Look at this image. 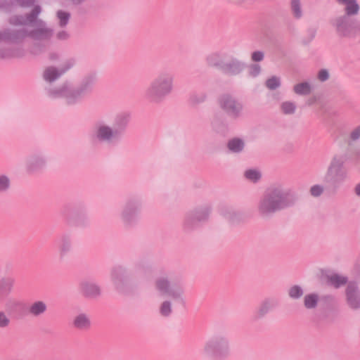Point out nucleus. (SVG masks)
Here are the masks:
<instances>
[{"instance_id":"f257e3e1","label":"nucleus","mask_w":360,"mask_h":360,"mask_svg":"<svg viewBox=\"0 0 360 360\" xmlns=\"http://www.w3.org/2000/svg\"><path fill=\"white\" fill-rule=\"evenodd\" d=\"M291 202V197L288 193L276 190L265 196L261 201L259 211L262 214L267 215L287 207Z\"/></svg>"},{"instance_id":"f03ea898","label":"nucleus","mask_w":360,"mask_h":360,"mask_svg":"<svg viewBox=\"0 0 360 360\" xmlns=\"http://www.w3.org/2000/svg\"><path fill=\"white\" fill-rule=\"evenodd\" d=\"M172 88V78L162 75L154 79L146 90V95L153 100H158L169 94Z\"/></svg>"},{"instance_id":"7ed1b4c3","label":"nucleus","mask_w":360,"mask_h":360,"mask_svg":"<svg viewBox=\"0 0 360 360\" xmlns=\"http://www.w3.org/2000/svg\"><path fill=\"white\" fill-rule=\"evenodd\" d=\"M72 324L77 329L86 330L91 326V321L88 315L79 314L74 318Z\"/></svg>"},{"instance_id":"20e7f679","label":"nucleus","mask_w":360,"mask_h":360,"mask_svg":"<svg viewBox=\"0 0 360 360\" xmlns=\"http://www.w3.org/2000/svg\"><path fill=\"white\" fill-rule=\"evenodd\" d=\"M47 309L46 304L43 301H36L28 307V313L34 316L44 314Z\"/></svg>"},{"instance_id":"39448f33","label":"nucleus","mask_w":360,"mask_h":360,"mask_svg":"<svg viewBox=\"0 0 360 360\" xmlns=\"http://www.w3.org/2000/svg\"><path fill=\"white\" fill-rule=\"evenodd\" d=\"M157 289L162 295L175 297L176 293L168 282L165 279L159 280L156 283Z\"/></svg>"},{"instance_id":"423d86ee","label":"nucleus","mask_w":360,"mask_h":360,"mask_svg":"<svg viewBox=\"0 0 360 360\" xmlns=\"http://www.w3.org/2000/svg\"><path fill=\"white\" fill-rule=\"evenodd\" d=\"M116 133L113 132L108 127L105 125H100L97 129V137L101 140H110L115 136Z\"/></svg>"},{"instance_id":"0eeeda50","label":"nucleus","mask_w":360,"mask_h":360,"mask_svg":"<svg viewBox=\"0 0 360 360\" xmlns=\"http://www.w3.org/2000/svg\"><path fill=\"white\" fill-rule=\"evenodd\" d=\"M223 108L232 114L237 113L241 108L240 104L236 103L230 97H226L222 101Z\"/></svg>"},{"instance_id":"6e6552de","label":"nucleus","mask_w":360,"mask_h":360,"mask_svg":"<svg viewBox=\"0 0 360 360\" xmlns=\"http://www.w3.org/2000/svg\"><path fill=\"white\" fill-rule=\"evenodd\" d=\"M13 281L11 278H3L0 281V295H7L13 290Z\"/></svg>"},{"instance_id":"1a4fd4ad","label":"nucleus","mask_w":360,"mask_h":360,"mask_svg":"<svg viewBox=\"0 0 360 360\" xmlns=\"http://www.w3.org/2000/svg\"><path fill=\"white\" fill-rule=\"evenodd\" d=\"M20 302L15 299H8L4 304V311L11 316V314L16 312L20 307Z\"/></svg>"},{"instance_id":"9d476101","label":"nucleus","mask_w":360,"mask_h":360,"mask_svg":"<svg viewBox=\"0 0 360 360\" xmlns=\"http://www.w3.org/2000/svg\"><path fill=\"white\" fill-rule=\"evenodd\" d=\"M339 3L345 6V10L348 15L356 14L359 11V6L355 0H338Z\"/></svg>"},{"instance_id":"9b49d317","label":"nucleus","mask_w":360,"mask_h":360,"mask_svg":"<svg viewBox=\"0 0 360 360\" xmlns=\"http://www.w3.org/2000/svg\"><path fill=\"white\" fill-rule=\"evenodd\" d=\"M347 296L349 304L352 308H357L359 307V301L357 300L354 288L349 286L347 290Z\"/></svg>"},{"instance_id":"f8f14e48","label":"nucleus","mask_w":360,"mask_h":360,"mask_svg":"<svg viewBox=\"0 0 360 360\" xmlns=\"http://www.w3.org/2000/svg\"><path fill=\"white\" fill-rule=\"evenodd\" d=\"M311 91V86L307 82L296 84L294 86V91L300 95L308 94Z\"/></svg>"},{"instance_id":"ddd939ff","label":"nucleus","mask_w":360,"mask_h":360,"mask_svg":"<svg viewBox=\"0 0 360 360\" xmlns=\"http://www.w3.org/2000/svg\"><path fill=\"white\" fill-rule=\"evenodd\" d=\"M304 306L308 308H314L316 307L318 302V296L314 294H310L305 296L304 300Z\"/></svg>"},{"instance_id":"4468645a","label":"nucleus","mask_w":360,"mask_h":360,"mask_svg":"<svg viewBox=\"0 0 360 360\" xmlns=\"http://www.w3.org/2000/svg\"><path fill=\"white\" fill-rule=\"evenodd\" d=\"M11 323V316L6 313V311H0V328H8Z\"/></svg>"},{"instance_id":"2eb2a0df","label":"nucleus","mask_w":360,"mask_h":360,"mask_svg":"<svg viewBox=\"0 0 360 360\" xmlns=\"http://www.w3.org/2000/svg\"><path fill=\"white\" fill-rule=\"evenodd\" d=\"M60 73H58L56 70L52 68H47L44 72V77L48 82H52L56 79Z\"/></svg>"},{"instance_id":"dca6fc26","label":"nucleus","mask_w":360,"mask_h":360,"mask_svg":"<svg viewBox=\"0 0 360 360\" xmlns=\"http://www.w3.org/2000/svg\"><path fill=\"white\" fill-rule=\"evenodd\" d=\"M83 290L88 295H96L99 293V288L94 284L86 283L83 285Z\"/></svg>"},{"instance_id":"f3484780","label":"nucleus","mask_w":360,"mask_h":360,"mask_svg":"<svg viewBox=\"0 0 360 360\" xmlns=\"http://www.w3.org/2000/svg\"><path fill=\"white\" fill-rule=\"evenodd\" d=\"M228 147L233 152H238L243 148V143L239 139H233L229 142Z\"/></svg>"},{"instance_id":"a211bd4d","label":"nucleus","mask_w":360,"mask_h":360,"mask_svg":"<svg viewBox=\"0 0 360 360\" xmlns=\"http://www.w3.org/2000/svg\"><path fill=\"white\" fill-rule=\"evenodd\" d=\"M330 282L335 288H338L346 283V279L342 276L333 275L330 278Z\"/></svg>"},{"instance_id":"6ab92c4d","label":"nucleus","mask_w":360,"mask_h":360,"mask_svg":"<svg viewBox=\"0 0 360 360\" xmlns=\"http://www.w3.org/2000/svg\"><path fill=\"white\" fill-rule=\"evenodd\" d=\"M281 109L285 114L293 113L295 110V105L291 102H285L281 105Z\"/></svg>"},{"instance_id":"aec40b11","label":"nucleus","mask_w":360,"mask_h":360,"mask_svg":"<svg viewBox=\"0 0 360 360\" xmlns=\"http://www.w3.org/2000/svg\"><path fill=\"white\" fill-rule=\"evenodd\" d=\"M245 176L247 179L252 181H257L261 176L260 173L256 170L246 171Z\"/></svg>"},{"instance_id":"412c9836","label":"nucleus","mask_w":360,"mask_h":360,"mask_svg":"<svg viewBox=\"0 0 360 360\" xmlns=\"http://www.w3.org/2000/svg\"><path fill=\"white\" fill-rule=\"evenodd\" d=\"M292 9L294 13V15L296 18H300L302 15V12L300 7V1L299 0H292L291 2Z\"/></svg>"},{"instance_id":"4be33fe9","label":"nucleus","mask_w":360,"mask_h":360,"mask_svg":"<svg viewBox=\"0 0 360 360\" xmlns=\"http://www.w3.org/2000/svg\"><path fill=\"white\" fill-rule=\"evenodd\" d=\"M266 86L270 89H274L280 85L279 79L273 77L266 81Z\"/></svg>"},{"instance_id":"5701e85b","label":"nucleus","mask_w":360,"mask_h":360,"mask_svg":"<svg viewBox=\"0 0 360 360\" xmlns=\"http://www.w3.org/2000/svg\"><path fill=\"white\" fill-rule=\"evenodd\" d=\"M9 185H10L9 179L4 175H1L0 176V191H6V189L8 188Z\"/></svg>"},{"instance_id":"b1692460","label":"nucleus","mask_w":360,"mask_h":360,"mask_svg":"<svg viewBox=\"0 0 360 360\" xmlns=\"http://www.w3.org/2000/svg\"><path fill=\"white\" fill-rule=\"evenodd\" d=\"M289 295L292 298H297L302 295V290L298 286H293L290 289Z\"/></svg>"},{"instance_id":"393cba45","label":"nucleus","mask_w":360,"mask_h":360,"mask_svg":"<svg viewBox=\"0 0 360 360\" xmlns=\"http://www.w3.org/2000/svg\"><path fill=\"white\" fill-rule=\"evenodd\" d=\"M272 307V304L269 302H264L259 309V314L260 316L264 315L268 312Z\"/></svg>"},{"instance_id":"a878e982","label":"nucleus","mask_w":360,"mask_h":360,"mask_svg":"<svg viewBox=\"0 0 360 360\" xmlns=\"http://www.w3.org/2000/svg\"><path fill=\"white\" fill-rule=\"evenodd\" d=\"M323 191V188L318 185L313 186L310 189V193L311 195L314 197H317L320 195Z\"/></svg>"},{"instance_id":"bb28decb","label":"nucleus","mask_w":360,"mask_h":360,"mask_svg":"<svg viewBox=\"0 0 360 360\" xmlns=\"http://www.w3.org/2000/svg\"><path fill=\"white\" fill-rule=\"evenodd\" d=\"M161 314L164 316H167L171 312V306L169 302H164L160 308Z\"/></svg>"},{"instance_id":"cd10ccee","label":"nucleus","mask_w":360,"mask_h":360,"mask_svg":"<svg viewBox=\"0 0 360 360\" xmlns=\"http://www.w3.org/2000/svg\"><path fill=\"white\" fill-rule=\"evenodd\" d=\"M58 16L60 20V23L62 25H65L67 21L68 20L69 15L65 12L59 11L58 13Z\"/></svg>"},{"instance_id":"c85d7f7f","label":"nucleus","mask_w":360,"mask_h":360,"mask_svg":"<svg viewBox=\"0 0 360 360\" xmlns=\"http://www.w3.org/2000/svg\"><path fill=\"white\" fill-rule=\"evenodd\" d=\"M264 58V54L261 51H255L252 54V59L255 61H261Z\"/></svg>"},{"instance_id":"c756f323","label":"nucleus","mask_w":360,"mask_h":360,"mask_svg":"<svg viewBox=\"0 0 360 360\" xmlns=\"http://www.w3.org/2000/svg\"><path fill=\"white\" fill-rule=\"evenodd\" d=\"M318 77L321 81H325L328 78V72L325 70H321Z\"/></svg>"},{"instance_id":"7c9ffc66","label":"nucleus","mask_w":360,"mask_h":360,"mask_svg":"<svg viewBox=\"0 0 360 360\" xmlns=\"http://www.w3.org/2000/svg\"><path fill=\"white\" fill-rule=\"evenodd\" d=\"M252 75H255L259 73L260 69H259V67L258 65H254L252 68Z\"/></svg>"},{"instance_id":"2f4dec72","label":"nucleus","mask_w":360,"mask_h":360,"mask_svg":"<svg viewBox=\"0 0 360 360\" xmlns=\"http://www.w3.org/2000/svg\"><path fill=\"white\" fill-rule=\"evenodd\" d=\"M352 137L354 139H357L359 136H360V128L357 129L352 133Z\"/></svg>"},{"instance_id":"473e14b6","label":"nucleus","mask_w":360,"mask_h":360,"mask_svg":"<svg viewBox=\"0 0 360 360\" xmlns=\"http://www.w3.org/2000/svg\"><path fill=\"white\" fill-rule=\"evenodd\" d=\"M338 30L342 34H346V33H345V32L344 30V27L342 25H339L338 27Z\"/></svg>"},{"instance_id":"72a5a7b5","label":"nucleus","mask_w":360,"mask_h":360,"mask_svg":"<svg viewBox=\"0 0 360 360\" xmlns=\"http://www.w3.org/2000/svg\"><path fill=\"white\" fill-rule=\"evenodd\" d=\"M355 191L356 195H360V184L356 186Z\"/></svg>"},{"instance_id":"f704fd0d","label":"nucleus","mask_w":360,"mask_h":360,"mask_svg":"<svg viewBox=\"0 0 360 360\" xmlns=\"http://www.w3.org/2000/svg\"><path fill=\"white\" fill-rule=\"evenodd\" d=\"M35 12H36V15L38 14L39 13V10L38 8H35Z\"/></svg>"},{"instance_id":"c9c22d12","label":"nucleus","mask_w":360,"mask_h":360,"mask_svg":"<svg viewBox=\"0 0 360 360\" xmlns=\"http://www.w3.org/2000/svg\"><path fill=\"white\" fill-rule=\"evenodd\" d=\"M64 252H65V249H62V250H60V254H61V255H63Z\"/></svg>"}]
</instances>
